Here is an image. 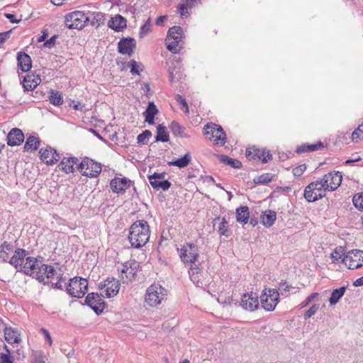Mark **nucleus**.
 Masks as SVG:
<instances>
[{
	"mask_svg": "<svg viewBox=\"0 0 363 363\" xmlns=\"http://www.w3.org/2000/svg\"><path fill=\"white\" fill-rule=\"evenodd\" d=\"M150 235V226L145 220L134 222L130 228L128 240L134 248L143 247L149 240Z\"/></svg>",
	"mask_w": 363,
	"mask_h": 363,
	"instance_id": "nucleus-1",
	"label": "nucleus"
},
{
	"mask_svg": "<svg viewBox=\"0 0 363 363\" xmlns=\"http://www.w3.org/2000/svg\"><path fill=\"white\" fill-rule=\"evenodd\" d=\"M167 291L159 284H152L146 290L145 303L150 307H157L167 299Z\"/></svg>",
	"mask_w": 363,
	"mask_h": 363,
	"instance_id": "nucleus-2",
	"label": "nucleus"
},
{
	"mask_svg": "<svg viewBox=\"0 0 363 363\" xmlns=\"http://www.w3.org/2000/svg\"><path fill=\"white\" fill-rule=\"evenodd\" d=\"M189 274L190 279L196 286L203 289L210 293L211 289V285L209 282L210 277L206 273L203 274L198 264L191 266L189 269Z\"/></svg>",
	"mask_w": 363,
	"mask_h": 363,
	"instance_id": "nucleus-3",
	"label": "nucleus"
},
{
	"mask_svg": "<svg viewBox=\"0 0 363 363\" xmlns=\"http://www.w3.org/2000/svg\"><path fill=\"white\" fill-rule=\"evenodd\" d=\"M327 189L322 180L310 183L304 190V197L308 202H314L325 196Z\"/></svg>",
	"mask_w": 363,
	"mask_h": 363,
	"instance_id": "nucleus-4",
	"label": "nucleus"
},
{
	"mask_svg": "<svg viewBox=\"0 0 363 363\" xmlns=\"http://www.w3.org/2000/svg\"><path fill=\"white\" fill-rule=\"evenodd\" d=\"M89 18L81 11H75L65 16V23L69 29H82L89 22Z\"/></svg>",
	"mask_w": 363,
	"mask_h": 363,
	"instance_id": "nucleus-5",
	"label": "nucleus"
},
{
	"mask_svg": "<svg viewBox=\"0 0 363 363\" xmlns=\"http://www.w3.org/2000/svg\"><path fill=\"white\" fill-rule=\"evenodd\" d=\"M77 168L83 176L91 178L97 177L101 172V164L89 157L82 159Z\"/></svg>",
	"mask_w": 363,
	"mask_h": 363,
	"instance_id": "nucleus-6",
	"label": "nucleus"
},
{
	"mask_svg": "<svg viewBox=\"0 0 363 363\" xmlns=\"http://www.w3.org/2000/svg\"><path fill=\"white\" fill-rule=\"evenodd\" d=\"M88 281L82 277H74L69 279L67 286V292L72 297L82 298L86 293Z\"/></svg>",
	"mask_w": 363,
	"mask_h": 363,
	"instance_id": "nucleus-7",
	"label": "nucleus"
},
{
	"mask_svg": "<svg viewBox=\"0 0 363 363\" xmlns=\"http://www.w3.org/2000/svg\"><path fill=\"white\" fill-rule=\"evenodd\" d=\"M279 301V292L276 289H265L260 296L262 307L267 311H273Z\"/></svg>",
	"mask_w": 363,
	"mask_h": 363,
	"instance_id": "nucleus-8",
	"label": "nucleus"
},
{
	"mask_svg": "<svg viewBox=\"0 0 363 363\" xmlns=\"http://www.w3.org/2000/svg\"><path fill=\"white\" fill-rule=\"evenodd\" d=\"M138 268L139 264L135 260L127 261L117 267L118 271L121 273L120 278L123 282L133 280Z\"/></svg>",
	"mask_w": 363,
	"mask_h": 363,
	"instance_id": "nucleus-9",
	"label": "nucleus"
},
{
	"mask_svg": "<svg viewBox=\"0 0 363 363\" xmlns=\"http://www.w3.org/2000/svg\"><path fill=\"white\" fill-rule=\"evenodd\" d=\"M204 134L211 135L210 140L213 138L215 145L223 146L226 143V135L223 128L215 123H208L204 127Z\"/></svg>",
	"mask_w": 363,
	"mask_h": 363,
	"instance_id": "nucleus-10",
	"label": "nucleus"
},
{
	"mask_svg": "<svg viewBox=\"0 0 363 363\" xmlns=\"http://www.w3.org/2000/svg\"><path fill=\"white\" fill-rule=\"evenodd\" d=\"M199 256L198 247L194 243H186L180 249L179 257L185 264H196V262Z\"/></svg>",
	"mask_w": 363,
	"mask_h": 363,
	"instance_id": "nucleus-11",
	"label": "nucleus"
},
{
	"mask_svg": "<svg viewBox=\"0 0 363 363\" xmlns=\"http://www.w3.org/2000/svg\"><path fill=\"white\" fill-rule=\"evenodd\" d=\"M342 262L350 269L360 268L363 265V251L360 250L349 251L342 259Z\"/></svg>",
	"mask_w": 363,
	"mask_h": 363,
	"instance_id": "nucleus-12",
	"label": "nucleus"
},
{
	"mask_svg": "<svg viewBox=\"0 0 363 363\" xmlns=\"http://www.w3.org/2000/svg\"><path fill=\"white\" fill-rule=\"evenodd\" d=\"M245 155L249 160L262 161V163H266L272 159V155L269 150L266 151L265 149L255 147H248Z\"/></svg>",
	"mask_w": 363,
	"mask_h": 363,
	"instance_id": "nucleus-13",
	"label": "nucleus"
},
{
	"mask_svg": "<svg viewBox=\"0 0 363 363\" xmlns=\"http://www.w3.org/2000/svg\"><path fill=\"white\" fill-rule=\"evenodd\" d=\"M342 174L340 172H330L325 174L321 179L327 191H335L342 183Z\"/></svg>",
	"mask_w": 363,
	"mask_h": 363,
	"instance_id": "nucleus-14",
	"label": "nucleus"
},
{
	"mask_svg": "<svg viewBox=\"0 0 363 363\" xmlns=\"http://www.w3.org/2000/svg\"><path fill=\"white\" fill-rule=\"evenodd\" d=\"M85 302L96 314L101 313L105 308V302L99 294H89L86 297Z\"/></svg>",
	"mask_w": 363,
	"mask_h": 363,
	"instance_id": "nucleus-15",
	"label": "nucleus"
},
{
	"mask_svg": "<svg viewBox=\"0 0 363 363\" xmlns=\"http://www.w3.org/2000/svg\"><path fill=\"white\" fill-rule=\"evenodd\" d=\"M148 180L152 188L155 190L162 189L168 190L171 186V183L164 179V173H154L148 176Z\"/></svg>",
	"mask_w": 363,
	"mask_h": 363,
	"instance_id": "nucleus-16",
	"label": "nucleus"
},
{
	"mask_svg": "<svg viewBox=\"0 0 363 363\" xmlns=\"http://www.w3.org/2000/svg\"><path fill=\"white\" fill-rule=\"evenodd\" d=\"M101 290L105 292L107 298L115 296L119 291L118 281L114 278H107L104 282L99 286Z\"/></svg>",
	"mask_w": 363,
	"mask_h": 363,
	"instance_id": "nucleus-17",
	"label": "nucleus"
},
{
	"mask_svg": "<svg viewBox=\"0 0 363 363\" xmlns=\"http://www.w3.org/2000/svg\"><path fill=\"white\" fill-rule=\"evenodd\" d=\"M39 153L42 162L47 164H53L60 160V154L50 147H47L45 149L41 148Z\"/></svg>",
	"mask_w": 363,
	"mask_h": 363,
	"instance_id": "nucleus-18",
	"label": "nucleus"
},
{
	"mask_svg": "<svg viewBox=\"0 0 363 363\" xmlns=\"http://www.w3.org/2000/svg\"><path fill=\"white\" fill-rule=\"evenodd\" d=\"M241 306L249 311H255L259 306L258 296L256 294H244L241 298Z\"/></svg>",
	"mask_w": 363,
	"mask_h": 363,
	"instance_id": "nucleus-19",
	"label": "nucleus"
},
{
	"mask_svg": "<svg viewBox=\"0 0 363 363\" xmlns=\"http://www.w3.org/2000/svg\"><path fill=\"white\" fill-rule=\"evenodd\" d=\"M38 267L39 265L38 264L37 258L27 257L18 272H23L28 276L35 274V277H36V272H38Z\"/></svg>",
	"mask_w": 363,
	"mask_h": 363,
	"instance_id": "nucleus-20",
	"label": "nucleus"
},
{
	"mask_svg": "<svg viewBox=\"0 0 363 363\" xmlns=\"http://www.w3.org/2000/svg\"><path fill=\"white\" fill-rule=\"evenodd\" d=\"M136 43L133 38H123L118 44V52L122 55L131 56L135 48Z\"/></svg>",
	"mask_w": 363,
	"mask_h": 363,
	"instance_id": "nucleus-21",
	"label": "nucleus"
},
{
	"mask_svg": "<svg viewBox=\"0 0 363 363\" xmlns=\"http://www.w3.org/2000/svg\"><path fill=\"white\" fill-rule=\"evenodd\" d=\"M23 140V133L19 128H12L7 135V144L9 146H18L22 144Z\"/></svg>",
	"mask_w": 363,
	"mask_h": 363,
	"instance_id": "nucleus-22",
	"label": "nucleus"
},
{
	"mask_svg": "<svg viewBox=\"0 0 363 363\" xmlns=\"http://www.w3.org/2000/svg\"><path fill=\"white\" fill-rule=\"evenodd\" d=\"M131 184V181L126 178L115 177L111 181L110 186L114 193H123Z\"/></svg>",
	"mask_w": 363,
	"mask_h": 363,
	"instance_id": "nucleus-23",
	"label": "nucleus"
},
{
	"mask_svg": "<svg viewBox=\"0 0 363 363\" xmlns=\"http://www.w3.org/2000/svg\"><path fill=\"white\" fill-rule=\"evenodd\" d=\"M55 269L53 266L41 264L36 272V279L39 282H44L45 278H52L55 274Z\"/></svg>",
	"mask_w": 363,
	"mask_h": 363,
	"instance_id": "nucleus-24",
	"label": "nucleus"
},
{
	"mask_svg": "<svg viewBox=\"0 0 363 363\" xmlns=\"http://www.w3.org/2000/svg\"><path fill=\"white\" fill-rule=\"evenodd\" d=\"M79 160L75 157H63L58 165L60 171L66 173H73L74 172V165L77 164Z\"/></svg>",
	"mask_w": 363,
	"mask_h": 363,
	"instance_id": "nucleus-25",
	"label": "nucleus"
},
{
	"mask_svg": "<svg viewBox=\"0 0 363 363\" xmlns=\"http://www.w3.org/2000/svg\"><path fill=\"white\" fill-rule=\"evenodd\" d=\"M217 223L218 228L216 230L220 236H224L227 238H229L231 235V231L229 228V224L225 217H223L222 218L216 217L213 221V227H215Z\"/></svg>",
	"mask_w": 363,
	"mask_h": 363,
	"instance_id": "nucleus-26",
	"label": "nucleus"
},
{
	"mask_svg": "<svg viewBox=\"0 0 363 363\" xmlns=\"http://www.w3.org/2000/svg\"><path fill=\"white\" fill-rule=\"evenodd\" d=\"M27 254V252L24 249L18 248L15 250L14 254L9 259V263L14 267V268L18 271L24 262Z\"/></svg>",
	"mask_w": 363,
	"mask_h": 363,
	"instance_id": "nucleus-27",
	"label": "nucleus"
},
{
	"mask_svg": "<svg viewBox=\"0 0 363 363\" xmlns=\"http://www.w3.org/2000/svg\"><path fill=\"white\" fill-rule=\"evenodd\" d=\"M18 66L22 72H28L32 67L30 57L23 52H20L17 55Z\"/></svg>",
	"mask_w": 363,
	"mask_h": 363,
	"instance_id": "nucleus-28",
	"label": "nucleus"
},
{
	"mask_svg": "<svg viewBox=\"0 0 363 363\" xmlns=\"http://www.w3.org/2000/svg\"><path fill=\"white\" fill-rule=\"evenodd\" d=\"M108 26L116 31H121L126 27V19L122 16L117 14L111 18Z\"/></svg>",
	"mask_w": 363,
	"mask_h": 363,
	"instance_id": "nucleus-29",
	"label": "nucleus"
},
{
	"mask_svg": "<svg viewBox=\"0 0 363 363\" xmlns=\"http://www.w3.org/2000/svg\"><path fill=\"white\" fill-rule=\"evenodd\" d=\"M4 338L9 344L18 343L21 341L18 331L11 327L5 328Z\"/></svg>",
	"mask_w": 363,
	"mask_h": 363,
	"instance_id": "nucleus-30",
	"label": "nucleus"
},
{
	"mask_svg": "<svg viewBox=\"0 0 363 363\" xmlns=\"http://www.w3.org/2000/svg\"><path fill=\"white\" fill-rule=\"evenodd\" d=\"M41 82L39 76L27 74L23 82V86L26 91L34 89Z\"/></svg>",
	"mask_w": 363,
	"mask_h": 363,
	"instance_id": "nucleus-31",
	"label": "nucleus"
},
{
	"mask_svg": "<svg viewBox=\"0 0 363 363\" xmlns=\"http://www.w3.org/2000/svg\"><path fill=\"white\" fill-rule=\"evenodd\" d=\"M158 113V109L153 102H149L148 106L143 113L145 121L150 125L154 124L155 116Z\"/></svg>",
	"mask_w": 363,
	"mask_h": 363,
	"instance_id": "nucleus-32",
	"label": "nucleus"
},
{
	"mask_svg": "<svg viewBox=\"0 0 363 363\" xmlns=\"http://www.w3.org/2000/svg\"><path fill=\"white\" fill-rule=\"evenodd\" d=\"M183 38V30L179 26H173L168 30L167 41L175 40L177 41L182 42Z\"/></svg>",
	"mask_w": 363,
	"mask_h": 363,
	"instance_id": "nucleus-33",
	"label": "nucleus"
},
{
	"mask_svg": "<svg viewBox=\"0 0 363 363\" xmlns=\"http://www.w3.org/2000/svg\"><path fill=\"white\" fill-rule=\"evenodd\" d=\"M250 217L249 208L247 206H240L236 209V220L238 223L246 224Z\"/></svg>",
	"mask_w": 363,
	"mask_h": 363,
	"instance_id": "nucleus-34",
	"label": "nucleus"
},
{
	"mask_svg": "<svg viewBox=\"0 0 363 363\" xmlns=\"http://www.w3.org/2000/svg\"><path fill=\"white\" fill-rule=\"evenodd\" d=\"M40 144V140L39 138L30 135L27 138L25 145H24V151H34L36 150Z\"/></svg>",
	"mask_w": 363,
	"mask_h": 363,
	"instance_id": "nucleus-35",
	"label": "nucleus"
},
{
	"mask_svg": "<svg viewBox=\"0 0 363 363\" xmlns=\"http://www.w3.org/2000/svg\"><path fill=\"white\" fill-rule=\"evenodd\" d=\"M191 160L190 153H186L183 157L168 162V165L176 166L179 168H184L189 165Z\"/></svg>",
	"mask_w": 363,
	"mask_h": 363,
	"instance_id": "nucleus-36",
	"label": "nucleus"
},
{
	"mask_svg": "<svg viewBox=\"0 0 363 363\" xmlns=\"http://www.w3.org/2000/svg\"><path fill=\"white\" fill-rule=\"evenodd\" d=\"M277 214L274 211H265L261 217L262 224L266 227H271L276 220Z\"/></svg>",
	"mask_w": 363,
	"mask_h": 363,
	"instance_id": "nucleus-37",
	"label": "nucleus"
},
{
	"mask_svg": "<svg viewBox=\"0 0 363 363\" xmlns=\"http://www.w3.org/2000/svg\"><path fill=\"white\" fill-rule=\"evenodd\" d=\"M88 17L89 18V21H90V24L92 26L99 27L104 23V14L101 12H91Z\"/></svg>",
	"mask_w": 363,
	"mask_h": 363,
	"instance_id": "nucleus-38",
	"label": "nucleus"
},
{
	"mask_svg": "<svg viewBox=\"0 0 363 363\" xmlns=\"http://www.w3.org/2000/svg\"><path fill=\"white\" fill-rule=\"evenodd\" d=\"M218 157L222 163L229 165L233 168L240 169L242 167V162L236 159L230 158L224 155H220Z\"/></svg>",
	"mask_w": 363,
	"mask_h": 363,
	"instance_id": "nucleus-39",
	"label": "nucleus"
},
{
	"mask_svg": "<svg viewBox=\"0 0 363 363\" xmlns=\"http://www.w3.org/2000/svg\"><path fill=\"white\" fill-rule=\"evenodd\" d=\"M169 133L167 128L162 124H160L157 127V135L155 140L157 142H167L169 141Z\"/></svg>",
	"mask_w": 363,
	"mask_h": 363,
	"instance_id": "nucleus-40",
	"label": "nucleus"
},
{
	"mask_svg": "<svg viewBox=\"0 0 363 363\" xmlns=\"http://www.w3.org/2000/svg\"><path fill=\"white\" fill-rule=\"evenodd\" d=\"M346 291V287L342 286L339 289H334L332 291L331 296L329 298L330 305L336 304L339 300L342 297Z\"/></svg>",
	"mask_w": 363,
	"mask_h": 363,
	"instance_id": "nucleus-41",
	"label": "nucleus"
},
{
	"mask_svg": "<svg viewBox=\"0 0 363 363\" xmlns=\"http://www.w3.org/2000/svg\"><path fill=\"white\" fill-rule=\"evenodd\" d=\"M13 247L11 243L5 241L0 246V259L4 262H7L8 255L13 251Z\"/></svg>",
	"mask_w": 363,
	"mask_h": 363,
	"instance_id": "nucleus-42",
	"label": "nucleus"
},
{
	"mask_svg": "<svg viewBox=\"0 0 363 363\" xmlns=\"http://www.w3.org/2000/svg\"><path fill=\"white\" fill-rule=\"evenodd\" d=\"M49 99L54 106H60L63 103L62 94L57 91L50 90L49 92Z\"/></svg>",
	"mask_w": 363,
	"mask_h": 363,
	"instance_id": "nucleus-43",
	"label": "nucleus"
},
{
	"mask_svg": "<svg viewBox=\"0 0 363 363\" xmlns=\"http://www.w3.org/2000/svg\"><path fill=\"white\" fill-rule=\"evenodd\" d=\"M171 131L175 136H180L182 138H186V135L184 133L185 128L180 125L177 122L172 121L169 125Z\"/></svg>",
	"mask_w": 363,
	"mask_h": 363,
	"instance_id": "nucleus-44",
	"label": "nucleus"
},
{
	"mask_svg": "<svg viewBox=\"0 0 363 363\" xmlns=\"http://www.w3.org/2000/svg\"><path fill=\"white\" fill-rule=\"evenodd\" d=\"M152 137V133L149 130H144L142 133L138 135L137 140L139 144L146 145L149 142L150 138Z\"/></svg>",
	"mask_w": 363,
	"mask_h": 363,
	"instance_id": "nucleus-45",
	"label": "nucleus"
},
{
	"mask_svg": "<svg viewBox=\"0 0 363 363\" xmlns=\"http://www.w3.org/2000/svg\"><path fill=\"white\" fill-rule=\"evenodd\" d=\"M345 256V249L344 247L340 246L337 247L333 253L330 255V257L333 260V262H338L340 259L342 258V256Z\"/></svg>",
	"mask_w": 363,
	"mask_h": 363,
	"instance_id": "nucleus-46",
	"label": "nucleus"
},
{
	"mask_svg": "<svg viewBox=\"0 0 363 363\" xmlns=\"http://www.w3.org/2000/svg\"><path fill=\"white\" fill-rule=\"evenodd\" d=\"M6 353L0 354V363H13V357L11 355V351L7 345H4Z\"/></svg>",
	"mask_w": 363,
	"mask_h": 363,
	"instance_id": "nucleus-47",
	"label": "nucleus"
},
{
	"mask_svg": "<svg viewBox=\"0 0 363 363\" xmlns=\"http://www.w3.org/2000/svg\"><path fill=\"white\" fill-rule=\"evenodd\" d=\"M352 201L357 209L363 211V192L354 195Z\"/></svg>",
	"mask_w": 363,
	"mask_h": 363,
	"instance_id": "nucleus-48",
	"label": "nucleus"
},
{
	"mask_svg": "<svg viewBox=\"0 0 363 363\" xmlns=\"http://www.w3.org/2000/svg\"><path fill=\"white\" fill-rule=\"evenodd\" d=\"M169 79L172 82L179 81L182 79V74H180L179 69L177 67H172L169 71Z\"/></svg>",
	"mask_w": 363,
	"mask_h": 363,
	"instance_id": "nucleus-49",
	"label": "nucleus"
},
{
	"mask_svg": "<svg viewBox=\"0 0 363 363\" xmlns=\"http://www.w3.org/2000/svg\"><path fill=\"white\" fill-rule=\"evenodd\" d=\"M167 48L168 50H169L170 52H173V53H177L179 52V47L181 48V46H179L180 43L182 42L180 41H177V40H169V41H167Z\"/></svg>",
	"mask_w": 363,
	"mask_h": 363,
	"instance_id": "nucleus-50",
	"label": "nucleus"
},
{
	"mask_svg": "<svg viewBox=\"0 0 363 363\" xmlns=\"http://www.w3.org/2000/svg\"><path fill=\"white\" fill-rule=\"evenodd\" d=\"M272 179V175L271 174H263L257 179H255V182L257 184H267Z\"/></svg>",
	"mask_w": 363,
	"mask_h": 363,
	"instance_id": "nucleus-51",
	"label": "nucleus"
},
{
	"mask_svg": "<svg viewBox=\"0 0 363 363\" xmlns=\"http://www.w3.org/2000/svg\"><path fill=\"white\" fill-rule=\"evenodd\" d=\"M152 29L151 20L149 18L144 25L140 28V37H143L148 33Z\"/></svg>",
	"mask_w": 363,
	"mask_h": 363,
	"instance_id": "nucleus-52",
	"label": "nucleus"
},
{
	"mask_svg": "<svg viewBox=\"0 0 363 363\" xmlns=\"http://www.w3.org/2000/svg\"><path fill=\"white\" fill-rule=\"evenodd\" d=\"M291 286L287 284L286 282H281L279 284L278 291H280L279 295L287 296L289 295V292Z\"/></svg>",
	"mask_w": 363,
	"mask_h": 363,
	"instance_id": "nucleus-53",
	"label": "nucleus"
},
{
	"mask_svg": "<svg viewBox=\"0 0 363 363\" xmlns=\"http://www.w3.org/2000/svg\"><path fill=\"white\" fill-rule=\"evenodd\" d=\"M319 309V304H313L304 313V318L308 319L315 315Z\"/></svg>",
	"mask_w": 363,
	"mask_h": 363,
	"instance_id": "nucleus-54",
	"label": "nucleus"
},
{
	"mask_svg": "<svg viewBox=\"0 0 363 363\" xmlns=\"http://www.w3.org/2000/svg\"><path fill=\"white\" fill-rule=\"evenodd\" d=\"M178 12L179 13L182 17H185L188 14V9H191L189 7V5L186 2L181 3L178 5Z\"/></svg>",
	"mask_w": 363,
	"mask_h": 363,
	"instance_id": "nucleus-55",
	"label": "nucleus"
},
{
	"mask_svg": "<svg viewBox=\"0 0 363 363\" xmlns=\"http://www.w3.org/2000/svg\"><path fill=\"white\" fill-rule=\"evenodd\" d=\"M318 295L319 294L318 293H313L311 295H309L305 301L301 303L300 308H303L306 307L313 300L317 298Z\"/></svg>",
	"mask_w": 363,
	"mask_h": 363,
	"instance_id": "nucleus-56",
	"label": "nucleus"
},
{
	"mask_svg": "<svg viewBox=\"0 0 363 363\" xmlns=\"http://www.w3.org/2000/svg\"><path fill=\"white\" fill-rule=\"evenodd\" d=\"M176 101L183 106L182 109L184 111L185 113H189L188 104L186 100L182 96L177 95Z\"/></svg>",
	"mask_w": 363,
	"mask_h": 363,
	"instance_id": "nucleus-57",
	"label": "nucleus"
},
{
	"mask_svg": "<svg viewBox=\"0 0 363 363\" xmlns=\"http://www.w3.org/2000/svg\"><path fill=\"white\" fill-rule=\"evenodd\" d=\"M306 169V164H301L293 169V174L295 177H300Z\"/></svg>",
	"mask_w": 363,
	"mask_h": 363,
	"instance_id": "nucleus-58",
	"label": "nucleus"
},
{
	"mask_svg": "<svg viewBox=\"0 0 363 363\" xmlns=\"http://www.w3.org/2000/svg\"><path fill=\"white\" fill-rule=\"evenodd\" d=\"M140 65L135 60L130 62V72L133 74H139Z\"/></svg>",
	"mask_w": 363,
	"mask_h": 363,
	"instance_id": "nucleus-59",
	"label": "nucleus"
},
{
	"mask_svg": "<svg viewBox=\"0 0 363 363\" xmlns=\"http://www.w3.org/2000/svg\"><path fill=\"white\" fill-rule=\"evenodd\" d=\"M56 39H57V35H53L49 40H46L43 43V47L48 48H52L55 44Z\"/></svg>",
	"mask_w": 363,
	"mask_h": 363,
	"instance_id": "nucleus-60",
	"label": "nucleus"
},
{
	"mask_svg": "<svg viewBox=\"0 0 363 363\" xmlns=\"http://www.w3.org/2000/svg\"><path fill=\"white\" fill-rule=\"evenodd\" d=\"M45 359V356L43 352H40L38 353V357H36L35 359L32 362V363H44Z\"/></svg>",
	"mask_w": 363,
	"mask_h": 363,
	"instance_id": "nucleus-61",
	"label": "nucleus"
},
{
	"mask_svg": "<svg viewBox=\"0 0 363 363\" xmlns=\"http://www.w3.org/2000/svg\"><path fill=\"white\" fill-rule=\"evenodd\" d=\"M296 152L298 153L310 152L309 145H302L301 146H298L296 149Z\"/></svg>",
	"mask_w": 363,
	"mask_h": 363,
	"instance_id": "nucleus-62",
	"label": "nucleus"
},
{
	"mask_svg": "<svg viewBox=\"0 0 363 363\" xmlns=\"http://www.w3.org/2000/svg\"><path fill=\"white\" fill-rule=\"evenodd\" d=\"M41 331H42L43 334L45 335V337L46 340L48 341V343L49 344V345H51L52 343V338H51V336H50L49 332L44 328H42Z\"/></svg>",
	"mask_w": 363,
	"mask_h": 363,
	"instance_id": "nucleus-63",
	"label": "nucleus"
},
{
	"mask_svg": "<svg viewBox=\"0 0 363 363\" xmlns=\"http://www.w3.org/2000/svg\"><path fill=\"white\" fill-rule=\"evenodd\" d=\"M362 137V133H361V132L359 130H357V128L352 133V140L363 139Z\"/></svg>",
	"mask_w": 363,
	"mask_h": 363,
	"instance_id": "nucleus-64",
	"label": "nucleus"
}]
</instances>
